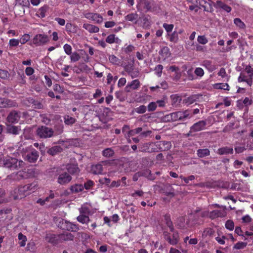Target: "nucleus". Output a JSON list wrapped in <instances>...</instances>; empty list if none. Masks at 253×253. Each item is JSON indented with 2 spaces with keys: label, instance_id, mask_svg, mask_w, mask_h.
<instances>
[{
  "label": "nucleus",
  "instance_id": "obj_1",
  "mask_svg": "<svg viewBox=\"0 0 253 253\" xmlns=\"http://www.w3.org/2000/svg\"><path fill=\"white\" fill-rule=\"evenodd\" d=\"M2 164L6 168L11 169H18L23 167L24 163L21 160H18L13 158H6L2 161Z\"/></svg>",
  "mask_w": 253,
  "mask_h": 253
},
{
  "label": "nucleus",
  "instance_id": "obj_2",
  "mask_svg": "<svg viewBox=\"0 0 253 253\" xmlns=\"http://www.w3.org/2000/svg\"><path fill=\"white\" fill-rule=\"evenodd\" d=\"M190 115V111L185 110L184 111H178L172 113L170 114V116L172 121H184L189 118Z\"/></svg>",
  "mask_w": 253,
  "mask_h": 253
},
{
  "label": "nucleus",
  "instance_id": "obj_3",
  "mask_svg": "<svg viewBox=\"0 0 253 253\" xmlns=\"http://www.w3.org/2000/svg\"><path fill=\"white\" fill-rule=\"evenodd\" d=\"M49 42L47 35L43 34H37L33 39V43L36 46L43 45Z\"/></svg>",
  "mask_w": 253,
  "mask_h": 253
},
{
  "label": "nucleus",
  "instance_id": "obj_4",
  "mask_svg": "<svg viewBox=\"0 0 253 253\" xmlns=\"http://www.w3.org/2000/svg\"><path fill=\"white\" fill-rule=\"evenodd\" d=\"M37 134L40 138H46L53 135V131L50 128L42 126L37 129Z\"/></svg>",
  "mask_w": 253,
  "mask_h": 253
},
{
  "label": "nucleus",
  "instance_id": "obj_5",
  "mask_svg": "<svg viewBox=\"0 0 253 253\" xmlns=\"http://www.w3.org/2000/svg\"><path fill=\"white\" fill-rule=\"evenodd\" d=\"M84 17L97 24L101 23L103 21V17L99 14L92 12H85L84 14Z\"/></svg>",
  "mask_w": 253,
  "mask_h": 253
},
{
  "label": "nucleus",
  "instance_id": "obj_6",
  "mask_svg": "<svg viewBox=\"0 0 253 253\" xmlns=\"http://www.w3.org/2000/svg\"><path fill=\"white\" fill-rule=\"evenodd\" d=\"M33 170L31 169H28L23 170H20L15 174H13L11 176L14 177V179L16 180H20L22 178H27L31 176Z\"/></svg>",
  "mask_w": 253,
  "mask_h": 253
},
{
  "label": "nucleus",
  "instance_id": "obj_7",
  "mask_svg": "<svg viewBox=\"0 0 253 253\" xmlns=\"http://www.w3.org/2000/svg\"><path fill=\"white\" fill-rule=\"evenodd\" d=\"M16 191H20L21 193L20 195H14L13 196V199L15 200L22 199L30 193H29L28 184L14 189V192L16 193Z\"/></svg>",
  "mask_w": 253,
  "mask_h": 253
},
{
  "label": "nucleus",
  "instance_id": "obj_8",
  "mask_svg": "<svg viewBox=\"0 0 253 253\" xmlns=\"http://www.w3.org/2000/svg\"><path fill=\"white\" fill-rule=\"evenodd\" d=\"M23 157L30 163L35 162L38 158V152L35 150H33L30 152H25L22 154Z\"/></svg>",
  "mask_w": 253,
  "mask_h": 253
},
{
  "label": "nucleus",
  "instance_id": "obj_9",
  "mask_svg": "<svg viewBox=\"0 0 253 253\" xmlns=\"http://www.w3.org/2000/svg\"><path fill=\"white\" fill-rule=\"evenodd\" d=\"M206 125V123L204 121H200L194 124L191 127L190 132H195L203 130Z\"/></svg>",
  "mask_w": 253,
  "mask_h": 253
},
{
  "label": "nucleus",
  "instance_id": "obj_10",
  "mask_svg": "<svg viewBox=\"0 0 253 253\" xmlns=\"http://www.w3.org/2000/svg\"><path fill=\"white\" fill-rule=\"evenodd\" d=\"M140 86V82L138 80L132 81L130 83H128L125 87V91L129 92L132 90L138 89Z\"/></svg>",
  "mask_w": 253,
  "mask_h": 253
},
{
  "label": "nucleus",
  "instance_id": "obj_11",
  "mask_svg": "<svg viewBox=\"0 0 253 253\" xmlns=\"http://www.w3.org/2000/svg\"><path fill=\"white\" fill-rule=\"evenodd\" d=\"M172 237L170 235H165L166 239L169 242V243L172 245H176L178 242V233L176 231L173 230Z\"/></svg>",
  "mask_w": 253,
  "mask_h": 253
},
{
  "label": "nucleus",
  "instance_id": "obj_12",
  "mask_svg": "<svg viewBox=\"0 0 253 253\" xmlns=\"http://www.w3.org/2000/svg\"><path fill=\"white\" fill-rule=\"evenodd\" d=\"M71 176L67 172H63L59 174L57 182L60 184H65L71 180Z\"/></svg>",
  "mask_w": 253,
  "mask_h": 253
},
{
  "label": "nucleus",
  "instance_id": "obj_13",
  "mask_svg": "<svg viewBox=\"0 0 253 253\" xmlns=\"http://www.w3.org/2000/svg\"><path fill=\"white\" fill-rule=\"evenodd\" d=\"M20 115L19 113L16 111L11 112L7 118L8 123L11 124L17 123L19 120Z\"/></svg>",
  "mask_w": 253,
  "mask_h": 253
},
{
  "label": "nucleus",
  "instance_id": "obj_14",
  "mask_svg": "<svg viewBox=\"0 0 253 253\" xmlns=\"http://www.w3.org/2000/svg\"><path fill=\"white\" fill-rule=\"evenodd\" d=\"M226 215V211L225 209L221 210H214L210 213V217L214 219L218 217H223Z\"/></svg>",
  "mask_w": 253,
  "mask_h": 253
},
{
  "label": "nucleus",
  "instance_id": "obj_15",
  "mask_svg": "<svg viewBox=\"0 0 253 253\" xmlns=\"http://www.w3.org/2000/svg\"><path fill=\"white\" fill-rule=\"evenodd\" d=\"M83 28L90 33H96L99 31V29L97 26L88 23L84 24Z\"/></svg>",
  "mask_w": 253,
  "mask_h": 253
},
{
  "label": "nucleus",
  "instance_id": "obj_16",
  "mask_svg": "<svg viewBox=\"0 0 253 253\" xmlns=\"http://www.w3.org/2000/svg\"><path fill=\"white\" fill-rule=\"evenodd\" d=\"M46 240L48 242L53 244H56L60 242V238L59 235L49 234L46 236Z\"/></svg>",
  "mask_w": 253,
  "mask_h": 253
},
{
  "label": "nucleus",
  "instance_id": "obj_17",
  "mask_svg": "<svg viewBox=\"0 0 253 253\" xmlns=\"http://www.w3.org/2000/svg\"><path fill=\"white\" fill-rule=\"evenodd\" d=\"M121 42V40L114 34L108 35L106 39V42L110 44L114 43L120 44Z\"/></svg>",
  "mask_w": 253,
  "mask_h": 253
},
{
  "label": "nucleus",
  "instance_id": "obj_18",
  "mask_svg": "<svg viewBox=\"0 0 253 253\" xmlns=\"http://www.w3.org/2000/svg\"><path fill=\"white\" fill-rule=\"evenodd\" d=\"M59 238H60V242H61L64 241L73 240L74 236L71 233L65 232L59 235Z\"/></svg>",
  "mask_w": 253,
  "mask_h": 253
},
{
  "label": "nucleus",
  "instance_id": "obj_19",
  "mask_svg": "<svg viewBox=\"0 0 253 253\" xmlns=\"http://www.w3.org/2000/svg\"><path fill=\"white\" fill-rule=\"evenodd\" d=\"M15 105V103L7 99H0V107H9Z\"/></svg>",
  "mask_w": 253,
  "mask_h": 253
},
{
  "label": "nucleus",
  "instance_id": "obj_20",
  "mask_svg": "<svg viewBox=\"0 0 253 253\" xmlns=\"http://www.w3.org/2000/svg\"><path fill=\"white\" fill-rule=\"evenodd\" d=\"M49 9L48 6L44 5L41 7L37 11V15L39 17L43 18L46 16V13Z\"/></svg>",
  "mask_w": 253,
  "mask_h": 253
},
{
  "label": "nucleus",
  "instance_id": "obj_21",
  "mask_svg": "<svg viewBox=\"0 0 253 253\" xmlns=\"http://www.w3.org/2000/svg\"><path fill=\"white\" fill-rule=\"evenodd\" d=\"M7 131L9 133L16 135L19 133L20 128L17 126L8 125L7 126Z\"/></svg>",
  "mask_w": 253,
  "mask_h": 253
},
{
  "label": "nucleus",
  "instance_id": "obj_22",
  "mask_svg": "<svg viewBox=\"0 0 253 253\" xmlns=\"http://www.w3.org/2000/svg\"><path fill=\"white\" fill-rule=\"evenodd\" d=\"M233 149L232 148L224 147L218 149L217 153L220 155L232 154Z\"/></svg>",
  "mask_w": 253,
  "mask_h": 253
},
{
  "label": "nucleus",
  "instance_id": "obj_23",
  "mask_svg": "<svg viewBox=\"0 0 253 253\" xmlns=\"http://www.w3.org/2000/svg\"><path fill=\"white\" fill-rule=\"evenodd\" d=\"M65 227H63L68 231H76L78 230L77 226L69 221H65Z\"/></svg>",
  "mask_w": 253,
  "mask_h": 253
},
{
  "label": "nucleus",
  "instance_id": "obj_24",
  "mask_svg": "<svg viewBox=\"0 0 253 253\" xmlns=\"http://www.w3.org/2000/svg\"><path fill=\"white\" fill-rule=\"evenodd\" d=\"M102 171V166L100 164L92 165L91 168V172L95 174H101Z\"/></svg>",
  "mask_w": 253,
  "mask_h": 253
},
{
  "label": "nucleus",
  "instance_id": "obj_25",
  "mask_svg": "<svg viewBox=\"0 0 253 253\" xmlns=\"http://www.w3.org/2000/svg\"><path fill=\"white\" fill-rule=\"evenodd\" d=\"M202 66L205 67L209 72H211L215 69V67L211 62L209 60H205L202 63Z\"/></svg>",
  "mask_w": 253,
  "mask_h": 253
},
{
  "label": "nucleus",
  "instance_id": "obj_26",
  "mask_svg": "<svg viewBox=\"0 0 253 253\" xmlns=\"http://www.w3.org/2000/svg\"><path fill=\"white\" fill-rule=\"evenodd\" d=\"M245 72L248 74L247 80H251L252 82V85L253 83V68H252L250 66H248L245 68Z\"/></svg>",
  "mask_w": 253,
  "mask_h": 253
},
{
  "label": "nucleus",
  "instance_id": "obj_27",
  "mask_svg": "<svg viewBox=\"0 0 253 253\" xmlns=\"http://www.w3.org/2000/svg\"><path fill=\"white\" fill-rule=\"evenodd\" d=\"M18 239L19 240V245L20 247H23L25 246L27 240L26 236L24 235L22 233H20L18 235Z\"/></svg>",
  "mask_w": 253,
  "mask_h": 253
},
{
  "label": "nucleus",
  "instance_id": "obj_28",
  "mask_svg": "<svg viewBox=\"0 0 253 253\" xmlns=\"http://www.w3.org/2000/svg\"><path fill=\"white\" fill-rule=\"evenodd\" d=\"M238 81L240 83L246 82L249 86H252L251 81L247 80V76L245 75L244 73H241L240 76L238 78Z\"/></svg>",
  "mask_w": 253,
  "mask_h": 253
},
{
  "label": "nucleus",
  "instance_id": "obj_29",
  "mask_svg": "<svg viewBox=\"0 0 253 253\" xmlns=\"http://www.w3.org/2000/svg\"><path fill=\"white\" fill-rule=\"evenodd\" d=\"M77 219L82 224H87L89 221V217L82 213H80V215L77 217Z\"/></svg>",
  "mask_w": 253,
  "mask_h": 253
},
{
  "label": "nucleus",
  "instance_id": "obj_30",
  "mask_svg": "<svg viewBox=\"0 0 253 253\" xmlns=\"http://www.w3.org/2000/svg\"><path fill=\"white\" fill-rule=\"evenodd\" d=\"M138 15L136 13H132L125 16V20L127 21L132 22L136 24Z\"/></svg>",
  "mask_w": 253,
  "mask_h": 253
},
{
  "label": "nucleus",
  "instance_id": "obj_31",
  "mask_svg": "<svg viewBox=\"0 0 253 253\" xmlns=\"http://www.w3.org/2000/svg\"><path fill=\"white\" fill-rule=\"evenodd\" d=\"M213 87L217 89L229 90V86L227 83H216L213 84Z\"/></svg>",
  "mask_w": 253,
  "mask_h": 253
},
{
  "label": "nucleus",
  "instance_id": "obj_32",
  "mask_svg": "<svg viewBox=\"0 0 253 253\" xmlns=\"http://www.w3.org/2000/svg\"><path fill=\"white\" fill-rule=\"evenodd\" d=\"M68 171L71 174L77 173L79 172V169L77 165H69L67 167Z\"/></svg>",
  "mask_w": 253,
  "mask_h": 253
},
{
  "label": "nucleus",
  "instance_id": "obj_33",
  "mask_svg": "<svg viewBox=\"0 0 253 253\" xmlns=\"http://www.w3.org/2000/svg\"><path fill=\"white\" fill-rule=\"evenodd\" d=\"M179 223L178 225L179 227L181 228H187L191 226L192 225H190L188 221H186V223L185 224V218L183 217H181L179 218L178 219Z\"/></svg>",
  "mask_w": 253,
  "mask_h": 253
},
{
  "label": "nucleus",
  "instance_id": "obj_34",
  "mask_svg": "<svg viewBox=\"0 0 253 253\" xmlns=\"http://www.w3.org/2000/svg\"><path fill=\"white\" fill-rule=\"evenodd\" d=\"M210 150L207 148L198 149L197 150V155L198 157L200 158H203L204 157L208 156L210 155Z\"/></svg>",
  "mask_w": 253,
  "mask_h": 253
},
{
  "label": "nucleus",
  "instance_id": "obj_35",
  "mask_svg": "<svg viewBox=\"0 0 253 253\" xmlns=\"http://www.w3.org/2000/svg\"><path fill=\"white\" fill-rule=\"evenodd\" d=\"M84 189V187L82 184H75L71 187V191L73 193H78L83 191Z\"/></svg>",
  "mask_w": 253,
  "mask_h": 253
},
{
  "label": "nucleus",
  "instance_id": "obj_36",
  "mask_svg": "<svg viewBox=\"0 0 253 253\" xmlns=\"http://www.w3.org/2000/svg\"><path fill=\"white\" fill-rule=\"evenodd\" d=\"M61 149V148L60 146H55L49 149L47 151V153L52 156H54L58 152H60Z\"/></svg>",
  "mask_w": 253,
  "mask_h": 253
},
{
  "label": "nucleus",
  "instance_id": "obj_37",
  "mask_svg": "<svg viewBox=\"0 0 253 253\" xmlns=\"http://www.w3.org/2000/svg\"><path fill=\"white\" fill-rule=\"evenodd\" d=\"M234 23L237 27L241 29H245L246 28L245 24L240 18H235L234 19Z\"/></svg>",
  "mask_w": 253,
  "mask_h": 253
},
{
  "label": "nucleus",
  "instance_id": "obj_38",
  "mask_svg": "<svg viewBox=\"0 0 253 253\" xmlns=\"http://www.w3.org/2000/svg\"><path fill=\"white\" fill-rule=\"evenodd\" d=\"M66 30L68 32L75 33L77 30L76 26L71 23H67L66 25Z\"/></svg>",
  "mask_w": 253,
  "mask_h": 253
},
{
  "label": "nucleus",
  "instance_id": "obj_39",
  "mask_svg": "<svg viewBox=\"0 0 253 253\" xmlns=\"http://www.w3.org/2000/svg\"><path fill=\"white\" fill-rule=\"evenodd\" d=\"M30 39V36L28 34H25L20 37L19 40L20 43H21L22 44H24L28 42Z\"/></svg>",
  "mask_w": 253,
  "mask_h": 253
},
{
  "label": "nucleus",
  "instance_id": "obj_40",
  "mask_svg": "<svg viewBox=\"0 0 253 253\" xmlns=\"http://www.w3.org/2000/svg\"><path fill=\"white\" fill-rule=\"evenodd\" d=\"M64 122L67 125H72L76 122V119L74 118L70 117L68 115L65 116L64 118Z\"/></svg>",
  "mask_w": 253,
  "mask_h": 253
},
{
  "label": "nucleus",
  "instance_id": "obj_41",
  "mask_svg": "<svg viewBox=\"0 0 253 253\" xmlns=\"http://www.w3.org/2000/svg\"><path fill=\"white\" fill-rule=\"evenodd\" d=\"M218 75L221 77L222 78H225L227 81H228L229 77L226 74V71L224 68H220L218 73Z\"/></svg>",
  "mask_w": 253,
  "mask_h": 253
},
{
  "label": "nucleus",
  "instance_id": "obj_42",
  "mask_svg": "<svg viewBox=\"0 0 253 253\" xmlns=\"http://www.w3.org/2000/svg\"><path fill=\"white\" fill-rule=\"evenodd\" d=\"M135 49V47L133 45L131 44L127 45L126 44L125 46L123 48V50L124 52H125L126 53H129L130 52L133 51Z\"/></svg>",
  "mask_w": 253,
  "mask_h": 253
},
{
  "label": "nucleus",
  "instance_id": "obj_43",
  "mask_svg": "<svg viewBox=\"0 0 253 253\" xmlns=\"http://www.w3.org/2000/svg\"><path fill=\"white\" fill-rule=\"evenodd\" d=\"M218 236L215 237L216 241L220 245L225 244V240L227 239V237L223 235H220L219 233H218Z\"/></svg>",
  "mask_w": 253,
  "mask_h": 253
},
{
  "label": "nucleus",
  "instance_id": "obj_44",
  "mask_svg": "<svg viewBox=\"0 0 253 253\" xmlns=\"http://www.w3.org/2000/svg\"><path fill=\"white\" fill-rule=\"evenodd\" d=\"M198 42L201 44H205L208 43V40L205 36H198L197 37Z\"/></svg>",
  "mask_w": 253,
  "mask_h": 253
},
{
  "label": "nucleus",
  "instance_id": "obj_45",
  "mask_svg": "<svg viewBox=\"0 0 253 253\" xmlns=\"http://www.w3.org/2000/svg\"><path fill=\"white\" fill-rule=\"evenodd\" d=\"M103 155L106 157H110L113 155L114 151L111 148H107L103 151Z\"/></svg>",
  "mask_w": 253,
  "mask_h": 253
},
{
  "label": "nucleus",
  "instance_id": "obj_46",
  "mask_svg": "<svg viewBox=\"0 0 253 253\" xmlns=\"http://www.w3.org/2000/svg\"><path fill=\"white\" fill-rule=\"evenodd\" d=\"M247 245V243L243 242H240L236 243L233 248L236 250H240L245 248Z\"/></svg>",
  "mask_w": 253,
  "mask_h": 253
},
{
  "label": "nucleus",
  "instance_id": "obj_47",
  "mask_svg": "<svg viewBox=\"0 0 253 253\" xmlns=\"http://www.w3.org/2000/svg\"><path fill=\"white\" fill-rule=\"evenodd\" d=\"M160 54L163 55L165 58H167L170 55L169 49L168 47H163L161 50Z\"/></svg>",
  "mask_w": 253,
  "mask_h": 253
},
{
  "label": "nucleus",
  "instance_id": "obj_48",
  "mask_svg": "<svg viewBox=\"0 0 253 253\" xmlns=\"http://www.w3.org/2000/svg\"><path fill=\"white\" fill-rule=\"evenodd\" d=\"M19 43V39H11L9 41L8 45L10 47H15L18 46Z\"/></svg>",
  "mask_w": 253,
  "mask_h": 253
},
{
  "label": "nucleus",
  "instance_id": "obj_49",
  "mask_svg": "<svg viewBox=\"0 0 253 253\" xmlns=\"http://www.w3.org/2000/svg\"><path fill=\"white\" fill-rule=\"evenodd\" d=\"M163 26L168 33L171 32L174 27V25L173 24H168L167 23H164ZM168 35H169V34H168Z\"/></svg>",
  "mask_w": 253,
  "mask_h": 253
},
{
  "label": "nucleus",
  "instance_id": "obj_50",
  "mask_svg": "<svg viewBox=\"0 0 253 253\" xmlns=\"http://www.w3.org/2000/svg\"><path fill=\"white\" fill-rule=\"evenodd\" d=\"M70 59L72 62H76L80 59V56L77 52H74L70 55Z\"/></svg>",
  "mask_w": 253,
  "mask_h": 253
},
{
  "label": "nucleus",
  "instance_id": "obj_51",
  "mask_svg": "<svg viewBox=\"0 0 253 253\" xmlns=\"http://www.w3.org/2000/svg\"><path fill=\"white\" fill-rule=\"evenodd\" d=\"M163 69V66L162 65L159 64L157 65L155 68L156 75L158 77H161L162 75V70Z\"/></svg>",
  "mask_w": 253,
  "mask_h": 253
},
{
  "label": "nucleus",
  "instance_id": "obj_52",
  "mask_svg": "<svg viewBox=\"0 0 253 253\" xmlns=\"http://www.w3.org/2000/svg\"><path fill=\"white\" fill-rule=\"evenodd\" d=\"M225 227L230 231L233 230L234 228V223L233 221L230 220H227L225 223Z\"/></svg>",
  "mask_w": 253,
  "mask_h": 253
},
{
  "label": "nucleus",
  "instance_id": "obj_53",
  "mask_svg": "<svg viewBox=\"0 0 253 253\" xmlns=\"http://www.w3.org/2000/svg\"><path fill=\"white\" fill-rule=\"evenodd\" d=\"M63 48L66 54L69 55L71 54L72 48L70 44L67 43L64 44L63 46Z\"/></svg>",
  "mask_w": 253,
  "mask_h": 253
},
{
  "label": "nucleus",
  "instance_id": "obj_54",
  "mask_svg": "<svg viewBox=\"0 0 253 253\" xmlns=\"http://www.w3.org/2000/svg\"><path fill=\"white\" fill-rule=\"evenodd\" d=\"M135 112L138 114H143L146 111V107L144 105H141L139 107L135 109Z\"/></svg>",
  "mask_w": 253,
  "mask_h": 253
},
{
  "label": "nucleus",
  "instance_id": "obj_55",
  "mask_svg": "<svg viewBox=\"0 0 253 253\" xmlns=\"http://www.w3.org/2000/svg\"><path fill=\"white\" fill-rule=\"evenodd\" d=\"M29 189V193H31L34 192L35 190L37 189L38 185L36 182H33L31 184H28Z\"/></svg>",
  "mask_w": 253,
  "mask_h": 253
},
{
  "label": "nucleus",
  "instance_id": "obj_56",
  "mask_svg": "<svg viewBox=\"0 0 253 253\" xmlns=\"http://www.w3.org/2000/svg\"><path fill=\"white\" fill-rule=\"evenodd\" d=\"M195 74L200 77H202L204 74V71L202 68H196L194 71Z\"/></svg>",
  "mask_w": 253,
  "mask_h": 253
},
{
  "label": "nucleus",
  "instance_id": "obj_57",
  "mask_svg": "<svg viewBox=\"0 0 253 253\" xmlns=\"http://www.w3.org/2000/svg\"><path fill=\"white\" fill-rule=\"evenodd\" d=\"M157 105L155 102L150 103L148 106V110L149 111H153L156 110Z\"/></svg>",
  "mask_w": 253,
  "mask_h": 253
},
{
  "label": "nucleus",
  "instance_id": "obj_58",
  "mask_svg": "<svg viewBox=\"0 0 253 253\" xmlns=\"http://www.w3.org/2000/svg\"><path fill=\"white\" fill-rule=\"evenodd\" d=\"M169 70L171 72H174L176 74H177V78H179L180 77V71L178 67L175 66H171L169 67Z\"/></svg>",
  "mask_w": 253,
  "mask_h": 253
},
{
  "label": "nucleus",
  "instance_id": "obj_59",
  "mask_svg": "<svg viewBox=\"0 0 253 253\" xmlns=\"http://www.w3.org/2000/svg\"><path fill=\"white\" fill-rule=\"evenodd\" d=\"M109 60L113 64H118L119 62V59L114 55L109 56Z\"/></svg>",
  "mask_w": 253,
  "mask_h": 253
},
{
  "label": "nucleus",
  "instance_id": "obj_60",
  "mask_svg": "<svg viewBox=\"0 0 253 253\" xmlns=\"http://www.w3.org/2000/svg\"><path fill=\"white\" fill-rule=\"evenodd\" d=\"M170 36V41L172 42H176L178 41V36L175 32H174Z\"/></svg>",
  "mask_w": 253,
  "mask_h": 253
},
{
  "label": "nucleus",
  "instance_id": "obj_61",
  "mask_svg": "<svg viewBox=\"0 0 253 253\" xmlns=\"http://www.w3.org/2000/svg\"><path fill=\"white\" fill-rule=\"evenodd\" d=\"M242 220L244 223H249L252 222V218L249 215H246L242 217Z\"/></svg>",
  "mask_w": 253,
  "mask_h": 253
},
{
  "label": "nucleus",
  "instance_id": "obj_62",
  "mask_svg": "<svg viewBox=\"0 0 253 253\" xmlns=\"http://www.w3.org/2000/svg\"><path fill=\"white\" fill-rule=\"evenodd\" d=\"M53 89L55 91H56L58 93H61L63 92V89L58 84H55L53 85Z\"/></svg>",
  "mask_w": 253,
  "mask_h": 253
},
{
  "label": "nucleus",
  "instance_id": "obj_63",
  "mask_svg": "<svg viewBox=\"0 0 253 253\" xmlns=\"http://www.w3.org/2000/svg\"><path fill=\"white\" fill-rule=\"evenodd\" d=\"M34 69L33 68L29 67H27L25 69V73L27 76H30L34 73Z\"/></svg>",
  "mask_w": 253,
  "mask_h": 253
},
{
  "label": "nucleus",
  "instance_id": "obj_64",
  "mask_svg": "<svg viewBox=\"0 0 253 253\" xmlns=\"http://www.w3.org/2000/svg\"><path fill=\"white\" fill-rule=\"evenodd\" d=\"M143 192L142 191L138 190V191H136L134 193H132L131 196L135 198V197H136V196H139V197L142 196L143 195Z\"/></svg>",
  "mask_w": 253,
  "mask_h": 253
}]
</instances>
